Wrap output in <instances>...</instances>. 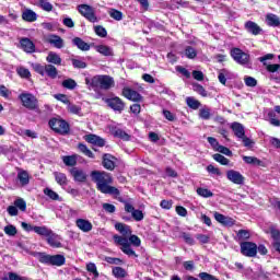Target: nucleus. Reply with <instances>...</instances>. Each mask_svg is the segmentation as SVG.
<instances>
[{
  "mask_svg": "<svg viewBox=\"0 0 280 280\" xmlns=\"http://www.w3.org/2000/svg\"><path fill=\"white\" fill-rule=\"evenodd\" d=\"M91 178L93 183L96 185V189L101 191V194H107L108 196H115L118 199V202H122L126 208V203L130 205V202L124 200V198L119 197L120 191L113 185V175L110 173H106L104 171H92Z\"/></svg>",
  "mask_w": 280,
  "mask_h": 280,
  "instance_id": "f257e3e1",
  "label": "nucleus"
},
{
  "mask_svg": "<svg viewBox=\"0 0 280 280\" xmlns=\"http://www.w3.org/2000/svg\"><path fill=\"white\" fill-rule=\"evenodd\" d=\"M85 84L88 89L93 91H110L115 86V79L110 75L98 74L94 77H86Z\"/></svg>",
  "mask_w": 280,
  "mask_h": 280,
  "instance_id": "f03ea898",
  "label": "nucleus"
},
{
  "mask_svg": "<svg viewBox=\"0 0 280 280\" xmlns=\"http://www.w3.org/2000/svg\"><path fill=\"white\" fill-rule=\"evenodd\" d=\"M48 126L51 128V130H54V132H57L58 135H69L71 130L69 122L60 118H51L48 122Z\"/></svg>",
  "mask_w": 280,
  "mask_h": 280,
  "instance_id": "7ed1b4c3",
  "label": "nucleus"
},
{
  "mask_svg": "<svg viewBox=\"0 0 280 280\" xmlns=\"http://www.w3.org/2000/svg\"><path fill=\"white\" fill-rule=\"evenodd\" d=\"M19 100L27 110H38V98L34 94L27 92L21 93Z\"/></svg>",
  "mask_w": 280,
  "mask_h": 280,
  "instance_id": "20e7f679",
  "label": "nucleus"
},
{
  "mask_svg": "<svg viewBox=\"0 0 280 280\" xmlns=\"http://www.w3.org/2000/svg\"><path fill=\"white\" fill-rule=\"evenodd\" d=\"M114 242L118 246H121L120 250H122L125 255H128V257H136V258L139 257V255L135 253V249L130 247V243L128 242V238L119 235H114Z\"/></svg>",
  "mask_w": 280,
  "mask_h": 280,
  "instance_id": "39448f33",
  "label": "nucleus"
},
{
  "mask_svg": "<svg viewBox=\"0 0 280 280\" xmlns=\"http://www.w3.org/2000/svg\"><path fill=\"white\" fill-rule=\"evenodd\" d=\"M78 10L84 19H88L91 23H97V16H95V10L89 4H80Z\"/></svg>",
  "mask_w": 280,
  "mask_h": 280,
  "instance_id": "423d86ee",
  "label": "nucleus"
},
{
  "mask_svg": "<svg viewBox=\"0 0 280 280\" xmlns=\"http://www.w3.org/2000/svg\"><path fill=\"white\" fill-rule=\"evenodd\" d=\"M241 253L244 257H257V244L253 242L241 243Z\"/></svg>",
  "mask_w": 280,
  "mask_h": 280,
  "instance_id": "0eeeda50",
  "label": "nucleus"
},
{
  "mask_svg": "<svg viewBox=\"0 0 280 280\" xmlns=\"http://www.w3.org/2000/svg\"><path fill=\"white\" fill-rule=\"evenodd\" d=\"M231 56L238 65H248L250 60V56L240 48L232 49Z\"/></svg>",
  "mask_w": 280,
  "mask_h": 280,
  "instance_id": "6e6552de",
  "label": "nucleus"
},
{
  "mask_svg": "<svg viewBox=\"0 0 280 280\" xmlns=\"http://www.w3.org/2000/svg\"><path fill=\"white\" fill-rule=\"evenodd\" d=\"M105 103L107 106H109V108H113L115 113H124V109L126 108V103H124V101L117 96L106 98Z\"/></svg>",
  "mask_w": 280,
  "mask_h": 280,
  "instance_id": "1a4fd4ad",
  "label": "nucleus"
},
{
  "mask_svg": "<svg viewBox=\"0 0 280 280\" xmlns=\"http://www.w3.org/2000/svg\"><path fill=\"white\" fill-rule=\"evenodd\" d=\"M226 178L234 185H244V180H246L244 175H242V173H240L238 171H235V170L228 171Z\"/></svg>",
  "mask_w": 280,
  "mask_h": 280,
  "instance_id": "9d476101",
  "label": "nucleus"
},
{
  "mask_svg": "<svg viewBox=\"0 0 280 280\" xmlns=\"http://www.w3.org/2000/svg\"><path fill=\"white\" fill-rule=\"evenodd\" d=\"M125 211L127 213H131V218H133L136 222H141L143 218H145V214H143V211L139 209H135V206H132L131 203H126Z\"/></svg>",
  "mask_w": 280,
  "mask_h": 280,
  "instance_id": "9b49d317",
  "label": "nucleus"
},
{
  "mask_svg": "<svg viewBox=\"0 0 280 280\" xmlns=\"http://www.w3.org/2000/svg\"><path fill=\"white\" fill-rule=\"evenodd\" d=\"M46 43H48L52 47H56V49H62V47H65V39L56 34L48 35L46 37Z\"/></svg>",
  "mask_w": 280,
  "mask_h": 280,
  "instance_id": "f8f14e48",
  "label": "nucleus"
},
{
  "mask_svg": "<svg viewBox=\"0 0 280 280\" xmlns=\"http://www.w3.org/2000/svg\"><path fill=\"white\" fill-rule=\"evenodd\" d=\"M70 174L75 183H86L88 175L84 171L78 167H72Z\"/></svg>",
  "mask_w": 280,
  "mask_h": 280,
  "instance_id": "ddd939ff",
  "label": "nucleus"
},
{
  "mask_svg": "<svg viewBox=\"0 0 280 280\" xmlns=\"http://www.w3.org/2000/svg\"><path fill=\"white\" fill-rule=\"evenodd\" d=\"M20 45L23 51H25L26 54H34V51H36V45L34 44V42H32V39L27 37L21 38Z\"/></svg>",
  "mask_w": 280,
  "mask_h": 280,
  "instance_id": "4468645a",
  "label": "nucleus"
},
{
  "mask_svg": "<svg viewBox=\"0 0 280 280\" xmlns=\"http://www.w3.org/2000/svg\"><path fill=\"white\" fill-rule=\"evenodd\" d=\"M277 113L280 115V105L275 106V110H269L267 117L269 118L268 121L271 126L280 128V120L277 118Z\"/></svg>",
  "mask_w": 280,
  "mask_h": 280,
  "instance_id": "2eb2a0df",
  "label": "nucleus"
},
{
  "mask_svg": "<svg viewBox=\"0 0 280 280\" xmlns=\"http://www.w3.org/2000/svg\"><path fill=\"white\" fill-rule=\"evenodd\" d=\"M85 141L92 145H97L98 148H104V145H106V140H104V138L93 133L85 136Z\"/></svg>",
  "mask_w": 280,
  "mask_h": 280,
  "instance_id": "dca6fc26",
  "label": "nucleus"
},
{
  "mask_svg": "<svg viewBox=\"0 0 280 280\" xmlns=\"http://www.w3.org/2000/svg\"><path fill=\"white\" fill-rule=\"evenodd\" d=\"M75 225L83 233H91V231H93V223L86 219H77Z\"/></svg>",
  "mask_w": 280,
  "mask_h": 280,
  "instance_id": "f3484780",
  "label": "nucleus"
},
{
  "mask_svg": "<svg viewBox=\"0 0 280 280\" xmlns=\"http://www.w3.org/2000/svg\"><path fill=\"white\" fill-rule=\"evenodd\" d=\"M214 220L220 224H223V226H233V224H235L233 218L226 217L220 212H214Z\"/></svg>",
  "mask_w": 280,
  "mask_h": 280,
  "instance_id": "a211bd4d",
  "label": "nucleus"
},
{
  "mask_svg": "<svg viewBox=\"0 0 280 280\" xmlns=\"http://www.w3.org/2000/svg\"><path fill=\"white\" fill-rule=\"evenodd\" d=\"M122 95L131 102H141L142 100L141 94H139V92L128 88L122 90Z\"/></svg>",
  "mask_w": 280,
  "mask_h": 280,
  "instance_id": "6ab92c4d",
  "label": "nucleus"
},
{
  "mask_svg": "<svg viewBox=\"0 0 280 280\" xmlns=\"http://www.w3.org/2000/svg\"><path fill=\"white\" fill-rule=\"evenodd\" d=\"M230 128L237 139H241L246 135V129L244 128V125H242L241 122L234 121L231 124Z\"/></svg>",
  "mask_w": 280,
  "mask_h": 280,
  "instance_id": "aec40b11",
  "label": "nucleus"
},
{
  "mask_svg": "<svg viewBox=\"0 0 280 280\" xmlns=\"http://www.w3.org/2000/svg\"><path fill=\"white\" fill-rule=\"evenodd\" d=\"M245 30L246 32H248L249 34H253L254 36H259V34H261L262 32L261 26H258L257 23L253 21H247L245 23Z\"/></svg>",
  "mask_w": 280,
  "mask_h": 280,
  "instance_id": "412c9836",
  "label": "nucleus"
},
{
  "mask_svg": "<svg viewBox=\"0 0 280 280\" xmlns=\"http://www.w3.org/2000/svg\"><path fill=\"white\" fill-rule=\"evenodd\" d=\"M46 240H47V244H49V246H51L52 248L62 247V243L60 242V236L54 233V231H51L50 235L47 236Z\"/></svg>",
  "mask_w": 280,
  "mask_h": 280,
  "instance_id": "4be33fe9",
  "label": "nucleus"
},
{
  "mask_svg": "<svg viewBox=\"0 0 280 280\" xmlns=\"http://www.w3.org/2000/svg\"><path fill=\"white\" fill-rule=\"evenodd\" d=\"M103 167H105V170H108L109 172H113V170H115V156L105 153L103 155Z\"/></svg>",
  "mask_w": 280,
  "mask_h": 280,
  "instance_id": "5701e85b",
  "label": "nucleus"
},
{
  "mask_svg": "<svg viewBox=\"0 0 280 280\" xmlns=\"http://www.w3.org/2000/svg\"><path fill=\"white\" fill-rule=\"evenodd\" d=\"M115 229L122 235V237H126V240H128V237L132 235V230L130 229V225H126L124 223H116Z\"/></svg>",
  "mask_w": 280,
  "mask_h": 280,
  "instance_id": "b1692460",
  "label": "nucleus"
},
{
  "mask_svg": "<svg viewBox=\"0 0 280 280\" xmlns=\"http://www.w3.org/2000/svg\"><path fill=\"white\" fill-rule=\"evenodd\" d=\"M243 161L247 165H254L255 167H266V164L264 163V161L257 159L256 156L243 155Z\"/></svg>",
  "mask_w": 280,
  "mask_h": 280,
  "instance_id": "393cba45",
  "label": "nucleus"
},
{
  "mask_svg": "<svg viewBox=\"0 0 280 280\" xmlns=\"http://www.w3.org/2000/svg\"><path fill=\"white\" fill-rule=\"evenodd\" d=\"M22 19L23 21H26V23H34L38 20V14L31 9H26L22 13Z\"/></svg>",
  "mask_w": 280,
  "mask_h": 280,
  "instance_id": "a878e982",
  "label": "nucleus"
},
{
  "mask_svg": "<svg viewBox=\"0 0 280 280\" xmlns=\"http://www.w3.org/2000/svg\"><path fill=\"white\" fill-rule=\"evenodd\" d=\"M46 62H49V65H57V67H60L62 65V58H60V55L54 51H49L48 56L46 57Z\"/></svg>",
  "mask_w": 280,
  "mask_h": 280,
  "instance_id": "bb28decb",
  "label": "nucleus"
},
{
  "mask_svg": "<svg viewBox=\"0 0 280 280\" xmlns=\"http://www.w3.org/2000/svg\"><path fill=\"white\" fill-rule=\"evenodd\" d=\"M72 45H74V47H78V49H80L81 51H89L91 49V45H89V43L84 42L80 37H74L72 39Z\"/></svg>",
  "mask_w": 280,
  "mask_h": 280,
  "instance_id": "cd10ccee",
  "label": "nucleus"
},
{
  "mask_svg": "<svg viewBox=\"0 0 280 280\" xmlns=\"http://www.w3.org/2000/svg\"><path fill=\"white\" fill-rule=\"evenodd\" d=\"M266 23L269 25V27H279L280 19L275 13H268L266 15Z\"/></svg>",
  "mask_w": 280,
  "mask_h": 280,
  "instance_id": "c85d7f7f",
  "label": "nucleus"
},
{
  "mask_svg": "<svg viewBox=\"0 0 280 280\" xmlns=\"http://www.w3.org/2000/svg\"><path fill=\"white\" fill-rule=\"evenodd\" d=\"M35 257L38 259L39 264L51 266V255L47 253L38 252L35 254Z\"/></svg>",
  "mask_w": 280,
  "mask_h": 280,
  "instance_id": "c756f323",
  "label": "nucleus"
},
{
  "mask_svg": "<svg viewBox=\"0 0 280 280\" xmlns=\"http://www.w3.org/2000/svg\"><path fill=\"white\" fill-rule=\"evenodd\" d=\"M67 259L65 258L63 255L57 254V255H51L50 256V266H65V262Z\"/></svg>",
  "mask_w": 280,
  "mask_h": 280,
  "instance_id": "7c9ffc66",
  "label": "nucleus"
},
{
  "mask_svg": "<svg viewBox=\"0 0 280 280\" xmlns=\"http://www.w3.org/2000/svg\"><path fill=\"white\" fill-rule=\"evenodd\" d=\"M62 162L67 167H75L78 165V154L62 156Z\"/></svg>",
  "mask_w": 280,
  "mask_h": 280,
  "instance_id": "2f4dec72",
  "label": "nucleus"
},
{
  "mask_svg": "<svg viewBox=\"0 0 280 280\" xmlns=\"http://www.w3.org/2000/svg\"><path fill=\"white\" fill-rule=\"evenodd\" d=\"M45 73L51 80H56L58 78V69L54 65H45Z\"/></svg>",
  "mask_w": 280,
  "mask_h": 280,
  "instance_id": "473e14b6",
  "label": "nucleus"
},
{
  "mask_svg": "<svg viewBox=\"0 0 280 280\" xmlns=\"http://www.w3.org/2000/svg\"><path fill=\"white\" fill-rule=\"evenodd\" d=\"M54 176H55L56 183L60 185V187H66V185L69 183V180L67 179V175L65 173L55 172Z\"/></svg>",
  "mask_w": 280,
  "mask_h": 280,
  "instance_id": "72a5a7b5",
  "label": "nucleus"
},
{
  "mask_svg": "<svg viewBox=\"0 0 280 280\" xmlns=\"http://www.w3.org/2000/svg\"><path fill=\"white\" fill-rule=\"evenodd\" d=\"M18 179L20 180L22 187L30 185V173H27V171H20L18 173Z\"/></svg>",
  "mask_w": 280,
  "mask_h": 280,
  "instance_id": "f704fd0d",
  "label": "nucleus"
},
{
  "mask_svg": "<svg viewBox=\"0 0 280 280\" xmlns=\"http://www.w3.org/2000/svg\"><path fill=\"white\" fill-rule=\"evenodd\" d=\"M95 50L102 56H113V48L106 45H97L95 46Z\"/></svg>",
  "mask_w": 280,
  "mask_h": 280,
  "instance_id": "c9c22d12",
  "label": "nucleus"
},
{
  "mask_svg": "<svg viewBox=\"0 0 280 280\" xmlns=\"http://www.w3.org/2000/svg\"><path fill=\"white\" fill-rule=\"evenodd\" d=\"M34 233L42 235V237H48L51 235V230L47 226H34Z\"/></svg>",
  "mask_w": 280,
  "mask_h": 280,
  "instance_id": "e433bc0d",
  "label": "nucleus"
},
{
  "mask_svg": "<svg viewBox=\"0 0 280 280\" xmlns=\"http://www.w3.org/2000/svg\"><path fill=\"white\" fill-rule=\"evenodd\" d=\"M78 150L81 151V153L84 154L85 156H89V159H95V154H93V151H91L89 147H86V144L79 143Z\"/></svg>",
  "mask_w": 280,
  "mask_h": 280,
  "instance_id": "4c0bfd02",
  "label": "nucleus"
},
{
  "mask_svg": "<svg viewBox=\"0 0 280 280\" xmlns=\"http://www.w3.org/2000/svg\"><path fill=\"white\" fill-rule=\"evenodd\" d=\"M186 104L189 108H192V110H198L201 106L200 102L191 96L186 98Z\"/></svg>",
  "mask_w": 280,
  "mask_h": 280,
  "instance_id": "58836bf2",
  "label": "nucleus"
},
{
  "mask_svg": "<svg viewBox=\"0 0 280 280\" xmlns=\"http://www.w3.org/2000/svg\"><path fill=\"white\" fill-rule=\"evenodd\" d=\"M177 237H180L186 244H189L190 246H194L195 244L194 237H191V234L187 232H179Z\"/></svg>",
  "mask_w": 280,
  "mask_h": 280,
  "instance_id": "ea45409f",
  "label": "nucleus"
},
{
  "mask_svg": "<svg viewBox=\"0 0 280 280\" xmlns=\"http://www.w3.org/2000/svg\"><path fill=\"white\" fill-rule=\"evenodd\" d=\"M184 54H185L186 58H188L189 60H194V58H196V56H198V51L196 50V48H194L191 46H187L184 50Z\"/></svg>",
  "mask_w": 280,
  "mask_h": 280,
  "instance_id": "a19ab883",
  "label": "nucleus"
},
{
  "mask_svg": "<svg viewBox=\"0 0 280 280\" xmlns=\"http://www.w3.org/2000/svg\"><path fill=\"white\" fill-rule=\"evenodd\" d=\"M61 85L63 89H68L69 91H73L78 86V82L73 79H66L62 81Z\"/></svg>",
  "mask_w": 280,
  "mask_h": 280,
  "instance_id": "79ce46f5",
  "label": "nucleus"
},
{
  "mask_svg": "<svg viewBox=\"0 0 280 280\" xmlns=\"http://www.w3.org/2000/svg\"><path fill=\"white\" fill-rule=\"evenodd\" d=\"M199 117L200 119L209 120L211 119V108L208 106L202 107L199 109Z\"/></svg>",
  "mask_w": 280,
  "mask_h": 280,
  "instance_id": "37998d69",
  "label": "nucleus"
},
{
  "mask_svg": "<svg viewBox=\"0 0 280 280\" xmlns=\"http://www.w3.org/2000/svg\"><path fill=\"white\" fill-rule=\"evenodd\" d=\"M108 14L114 21H121L124 19V13L117 9H109Z\"/></svg>",
  "mask_w": 280,
  "mask_h": 280,
  "instance_id": "c03bdc74",
  "label": "nucleus"
},
{
  "mask_svg": "<svg viewBox=\"0 0 280 280\" xmlns=\"http://www.w3.org/2000/svg\"><path fill=\"white\" fill-rule=\"evenodd\" d=\"M114 277H116V279H124L126 278V269L121 268V267H114L112 270Z\"/></svg>",
  "mask_w": 280,
  "mask_h": 280,
  "instance_id": "a18cd8bd",
  "label": "nucleus"
},
{
  "mask_svg": "<svg viewBox=\"0 0 280 280\" xmlns=\"http://www.w3.org/2000/svg\"><path fill=\"white\" fill-rule=\"evenodd\" d=\"M38 3L44 12H51L54 10V4L49 0H39Z\"/></svg>",
  "mask_w": 280,
  "mask_h": 280,
  "instance_id": "49530a36",
  "label": "nucleus"
},
{
  "mask_svg": "<svg viewBox=\"0 0 280 280\" xmlns=\"http://www.w3.org/2000/svg\"><path fill=\"white\" fill-rule=\"evenodd\" d=\"M254 279L255 280H259V279H264V280H269L270 279V272L265 271L264 269H259L258 272L254 273Z\"/></svg>",
  "mask_w": 280,
  "mask_h": 280,
  "instance_id": "de8ad7c7",
  "label": "nucleus"
},
{
  "mask_svg": "<svg viewBox=\"0 0 280 280\" xmlns=\"http://www.w3.org/2000/svg\"><path fill=\"white\" fill-rule=\"evenodd\" d=\"M197 194L198 196H201V198H213V192L207 188H197Z\"/></svg>",
  "mask_w": 280,
  "mask_h": 280,
  "instance_id": "09e8293b",
  "label": "nucleus"
},
{
  "mask_svg": "<svg viewBox=\"0 0 280 280\" xmlns=\"http://www.w3.org/2000/svg\"><path fill=\"white\" fill-rule=\"evenodd\" d=\"M212 158L214 161H217V163H220L221 165H229V163H231V161H229V159L224 158V155H222L220 153L213 154Z\"/></svg>",
  "mask_w": 280,
  "mask_h": 280,
  "instance_id": "8fccbe9b",
  "label": "nucleus"
},
{
  "mask_svg": "<svg viewBox=\"0 0 280 280\" xmlns=\"http://www.w3.org/2000/svg\"><path fill=\"white\" fill-rule=\"evenodd\" d=\"M94 32H95L96 36H100L101 38H106V36H108V32L102 25L95 26Z\"/></svg>",
  "mask_w": 280,
  "mask_h": 280,
  "instance_id": "3c124183",
  "label": "nucleus"
},
{
  "mask_svg": "<svg viewBox=\"0 0 280 280\" xmlns=\"http://www.w3.org/2000/svg\"><path fill=\"white\" fill-rule=\"evenodd\" d=\"M14 206L16 209H20V211H27V202L23 200V198H19L14 201Z\"/></svg>",
  "mask_w": 280,
  "mask_h": 280,
  "instance_id": "603ef678",
  "label": "nucleus"
},
{
  "mask_svg": "<svg viewBox=\"0 0 280 280\" xmlns=\"http://www.w3.org/2000/svg\"><path fill=\"white\" fill-rule=\"evenodd\" d=\"M88 272H91L94 276V279H97L100 277V272L97 271V266H95L94 262H89L86 265Z\"/></svg>",
  "mask_w": 280,
  "mask_h": 280,
  "instance_id": "864d4df0",
  "label": "nucleus"
},
{
  "mask_svg": "<svg viewBox=\"0 0 280 280\" xmlns=\"http://www.w3.org/2000/svg\"><path fill=\"white\" fill-rule=\"evenodd\" d=\"M226 78H229V70L222 69L219 71L218 80L221 84H226Z\"/></svg>",
  "mask_w": 280,
  "mask_h": 280,
  "instance_id": "5fc2aeb1",
  "label": "nucleus"
},
{
  "mask_svg": "<svg viewBox=\"0 0 280 280\" xmlns=\"http://www.w3.org/2000/svg\"><path fill=\"white\" fill-rule=\"evenodd\" d=\"M192 89L196 93L201 95V97H207V90H205V86H202L201 84L195 83L192 84Z\"/></svg>",
  "mask_w": 280,
  "mask_h": 280,
  "instance_id": "6e6d98bb",
  "label": "nucleus"
},
{
  "mask_svg": "<svg viewBox=\"0 0 280 280\" xmlns=\"http://www.w3.org/2000/svg\"><path fill=\"white\" fill-rule=\"evenodd\" d=\"M104 261H106L107 264H110L112 266H121V264H124V260H121V258H115V257H108V256L104 258Z\"/></svg>",
  "mask_w": 280,
  "mask_h": 280,
  "instance_id": "4d7b16f0",
  "label": "nucleus"
},
{
  "mask_svg": "<svg viewBox=\"0 0 280 280\" xmlns=\"http://www.w3.org/2000/svg\"><path fill=\"white\" fill-rule=\"evenodd\" d=\"M67 108L69 110V113H71L72 115H80V113H82V107L75 105V104H68Z\"/></svg>",
  "mask_w": 280,
  "mask_h": 280,
  "instance_id": "13d9d810",
  "label": "nucleus"
},
{
  "mask_svg": "<svg viewBox=\"0 0 280 280\" xmlns=\"http://www.w3.org/2000/svg\"><path fill=\"white\" fill-rule=\"evenodd\" d=\"M74 69H86V61L81 59H71Z\"/></svg>",
  "mask_w": 280,
  "mask_h": 280,
  "instance_id": "bf43d9fd",
  "label": "nucleus"
},
{
  "mask_svg": "<svg viewBox=\"0 0 280 280\" xmlns=\"http://www.w3.org/2000/svg\"><path fill=\"white\" fill-rule=\"evenodd\" d=\"M44 194H45V196H48V198H50V200H59V198H60L58 192L51 190L50 188H45Z\"/></svg>",
  "mask_w": 280,
  "mask_h": 280,
  "instance_id": "052dcab7",
  "label": "nucleus"
},
{
  "mask_svg": "<svg viewBox=\"0 0 280 280\" xmlns=\"http://www.w3.org/2000/svg\"><path fill=\"white\" fill-rule=\"evenodd\" d=\"M215 151L225 154V156H233V151L222 144H219Z\"/></svg>",
  "mask_w": 280,
  "mask_h": 280,
  "instance_id": "680f3d73",
  "label": "nucleus"
},
{
  "mask_svg": "<svg viewBox=\"0 0 280 280\" xmlns=\"http://www.w3.org/2000/svg\"><path fill=\"white\" fill-rule=\"evenodd\" d=\"M115 137H118L119 139H122L124 141L130 140V135H128L126 131H124L121 129H117L115 131Z\"/></svg>",
  "mask_w": 280,
  "mask_h": 280,
  "instance_id": "e2e57ef3",
  "label": "nucleus"
},
{
  "mask_svg": "<svg viewBox=\"0 0 280 280\" xmlns=\"http://www.w3.org/2000/svg\"><path fill=\"white\" fill-rule=\"evenodd\" d=\"M241 141L243 142L245 148H253L255 145V141H253L250 138L243 136L242 138H240Z\"/></svg>",
  "mask_w": 280,
  "mask_h": 280,
  "instance_id": "0e129e2a",
  "label": "nucleus"
},
{
  "mask_svg": "<svg viewBox=\"0 0 280 280\" xmlns=\"http://www.w3.org/2000/svg\"><path fill=\"white\" fill-rule=\"evenodd\" d=\"M18 74L20 78L28 79L32 77V73L30 72V69L27 68H20L18 69Z\"/></svg>",
  "mask_w": 280,
  "mask_h": 280,
  "instance_id": "69168bd1",
  "label": "nucleus"
},
{
  "mask_svg": "<svg viewBox=\"0 0 280 280\" xmlns=\"http://www.w3.org/2000/svg\"><path fill=\"white\" fill-rule=\"evenodd\" d=\"M270 234L272 240H275V242H279L280 241V231L278 229H275V226H270Z\"/></svg>",
  "mask_w": 280,
  "mask_h": 280,
  "instance_id": "338daca9",
  "label": "nucleus"
},
{
  "mask_svg": "<svg viewBox=\"0 0 280 280\" xmlns=\"http://www.w3.org/2000/svg\"><path fill=\"white\" fill-rule=\"evenodd\" d=\"M5 235L14 236L16 235V226L14 225H7L4 228Z\"/></svg>",
  "mask_w": 280,
  "mask_h": 280,
  "instance_id": "774afa93",
  "label": "nucleus"
}]
</instances>
